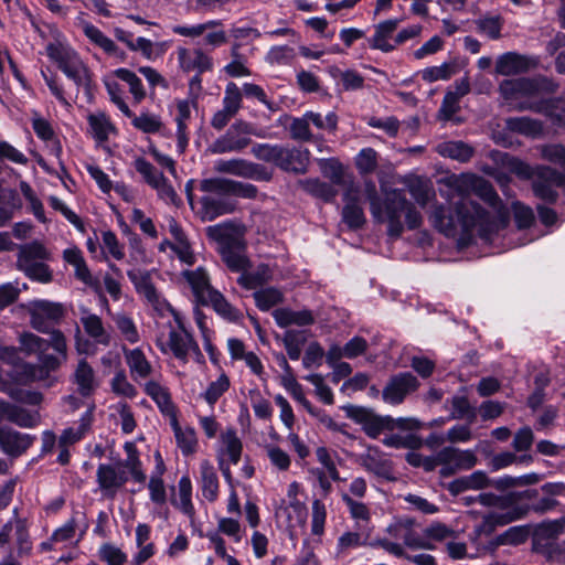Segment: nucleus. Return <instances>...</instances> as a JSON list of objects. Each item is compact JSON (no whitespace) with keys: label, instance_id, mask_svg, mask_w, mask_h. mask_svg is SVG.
I'll list each match as a JSON object with an SVG mask.
<instances>
[{"label":"nucleus","instance_id":"nucleus-1","mask_svg":"<svg viewBox=\"0 0 565 565\" xmlns=\"http://www.w3.org/2000/svg\"><path fill=\"white\" fill-rule=\"evenodd\" d=\"M299 186L311 195L324 201L332 200L343 190L345 202L342 209V220L352 230L362 227L365 216L361 202L366 199L370 202V211L379 223H387V235L397 238L404 231L416 230L423 223L422 214L405 198L404 189H391L386 181L381 182V192L384 199L377 194L376 184L372 179H300Z\"/></svg>","mask_w":565,"mask_h":565},{"label":"nucleus","instance_id":"nucleus-2","mask_svg":"<svg viewBox=\"0 0 565 565\" xmlns=\"http://www.w3.org/2000/svg\"><path fill=\"white\" fill-rule=\"evenodd\" d=\"M439 192L455 210V215H447V209L438 205L433 212L435 225L446 235H451L457 224L466 233L484 225L492 230L489 213L472 196L483 200L493 207L503 225L508 221V212L502 209L499 195L487 179H440Z\"/></svg>","mask_w":565,"mask_h":565},{"label":"nucleus","instance_id":"nucleus-3","mask_svg":"<svg viewBox=\"0 0 565 565\" xmlns=\"http://www.w3.org/2000/svg\"><path fill=\"white\" fill-rule=\"evenodd\" d=\"M207 236L217 244V250L226 266L235 273H242L237 282L245 289H255L259 279L256 275L245 273L250 267L246 256V242L244 228L239 225L226 222L209 226Z\"/></svg>","mask_w":565,"mask_h":565},{"label":"nucleus","instance_id":"nucleus-4","mask_svg":"<svg viewBox=\"0 0 565 565\" xmlns=\"http://www.w3.org/2000/svg\"><path fill=\"white\" fill-rule=\"evenodd\" d=\"M201 190L207 193L201 199V203L211 220L234 212L236 205L226 196L255 199L257 195L255 185L231 179H203Z\"/></svg>","mask_w":565,"mask_h":565},{"label":"nucleus","instance_id":"nucleus-5","mask_svg":"<svg viewBox=\"0 0 565 565\" xmlns=\"http://www.w3.org/2000/svg\"><path fill=\"white\" fill-rule=\"evenodd\" d=\"M557 500L548 499L541 489H526L513 492L512 507L507 512H495L488 520L497 525H505L511 522L525 519L531 513L543 515L557 508Z\"/></svg>","mask_w":565,"mask_h":565},{"label":"nucleus","instance_id":"nucleus-6","mask_svg":"<svg viewBox=\"0 0 565 565\" xmlns=\"http://www.w3.org/2000/svg\"><path fill=\"white\" fill-rule=\"evenodd\" d=\"M46 54L77 87L90 88L92 72L74 49L62 42H52L46 45Z\"/></svg>","mask_w":565,"mask_h":565},{"label":"nucleus","instance_id":"nucleus-7","mask_svg":"<svg viewBox=\"0 0 565 565\" xmlns=\"http://www.w3.org/2000/svg\"><path fill=\"white\" fill-rule=\"evenodd\" d=\"M553 81L546 77L504 79L499 85V93L505 103L515 107L524 102L537 100L542 95L556 90Z\"/></svg>","mask_w":565,"mask_h":565},{"label":"nucleus","instance_id":"nucleus-8","mask_svg":"<svg viewBox=\"0 0 565 565\" xmlns=\"http://www.w3.org/2000/svg\"><path fill=\"white\" fill-rule=\"evenodd\" d=\"M249 136L266 138V130L257 128L254 124L243 119L236 120L227 131L216 138L207 148L213 154H222L227 152H239L250 145Z\"/></svg>","mask_w":565,"mask_h":565},{"label":"nucleus","instance_id":"nucleus-9","mask_svg":"<svg viewBox=\"0 0 565 565\" xmlns=\"http://www.w3.org/2000/svg\"><path fill=\"white\" fill-rule=\"evenodd\" d=\"M347 417L362 426L370 438H377L384 430H394V418L377 415L373 409L348 404L342 407Z\"/></svg>","mask_w":565,"mask_h":565},{"label":"nucleus","instance_id":"nucleus-10","mask_svg":"<svg viewBox=\"0 0 565 565\" xmlns=\"http://www.w3.org/2000/svg\"><path fill=\"white\" fill-rule=\"evenodd\" d=\"M441 461L440 476L450 477L460 470H469L477 465V456L472 450H460L448 446L438 451Z\"/></svg>","mask_w":565,"mask_h":565},{"label":"nucleus","instance_id":"nucleus-11","mask_svg":"<svg viewBox=\"0 0 565 565\" xmlns=\"http://www.w3.org/2000/svg\"><path fill=\"white\" fill-rule=\"evenodd\" d=\"M177 322L179 330L171 328L167 344L158 340V347L162 353L170 351L178 360L186 362L189 352L191 350L200 352V349L192 334L184 328L182 321L177 319Z\"/></svg>","mask_w":565,"mask_h":565},{"label":"nucleus","instance_id":"nucleus-12","mask_svg":"<svg viewBox=\"0 0 565 565\" xmlns=\"http://www.w3.org/2000/svg\"><path fill=\"white\" fill-rule=\"evenodd\" d=\"M419 387V381L411 372H401L393 375L382 392L385 403L398 405L405 397Z\"/></svg>","mask_w":565,"mask_h":565},{"label":"nucleus","instance_id":"nucleus-13","mask_svg":"<svg viewBox=\"0 0 565 565\" xmlns=\"http://www.w3.org/2000/svg\"><path fill=\"white\" fill-rule=\"evenodd\" d=\"M0 358L3 362L11 365V370L7 371V375L15 383L28 384L43 379V372L38 365L20 361L17 351L12 348H4L0 353Z\"/></svg>","mask_w":565,"mask_h":565},{"label":"nucleus","instance_id":"nucleus-14","mask_svg":"<svg viewBox=\"0 0 565 565\" xmlns=\"http://www.w3.org/2000/svg\"><path fill=\"white\" fill-rule=\"evenodd\" d=\"M565 531V516L539 523L533 532L532 548L535 553L544 555L554 542Z\"/></svg>","mask_w":565,"mask_h":565},{"label":"nucleus","instance_id":"nucleus-15","mask_svg":"<svg viewBox=\"0 0 565 565\" xmlns=\"http://www.w3.org/2000/svg\"><path fill=\"white\" fill-rule=\"evenodd\" d=\"M491 158L495 168L484 171L491 177H508V174H515L516 177H532L531 167L516 157L502 151H492Z\"/></svg>","mask_w":565,"mask_h":565},{"label":"nucleus","instance_id":"nucleus-16","mask_svg":"<svg viewBox=\"0 0 565 565\" xmlns=\"http://www.w3.org/2000/svg\"><path fill=\"white\" fill-rule=\"evenodd\" d=\"M539 60L536 57L516 52H507L497 58L494 72L502 76L516 75L535 68Z\"/></svg>","mask_w":565,"mask_h":565},{"label":"nucleus","instance_id":"nucleus-17","mask_svg":"<svg viewBox=\"0 0 565 565\" xmlns=\"http://www.w3.org/2000/svg\"><path fill=\"white\" fill-rule=\"evenodd\" d=\"M310 162V151L296 147L281 146L277 166L286 173L305 174Z\"/></svg>","mask_w":565,"mask_h":565},{"label":"nucleus","instance_id":"nucleus-18","mask_svg":"<svg viewBox=\"0 0 565 565\" xmlns=\"http://www.w3.org/2000/svg\"><path fill=\"white\" fill-rule=\"evenodd\" d=\"M52 347L58 355L46 354L45 352L39 354L40 365L38 367L43 372L45 379L50 372L56 371L63 362L67 359V345L64 334L60 330L50 332Z\"/></svg>","mask_w":565,"mask_h":565},{"label":"nucleus","instance_id":"nucleus-19","mask_svg":"<svg viewBox=\"0 0 565 565\" xmlns=\"http://www.w3.org/2000/svg\"><path fill=\"white\" fill-rule=\"evenodd\" d=\"M36 439L35 436L23 434L12 428H0V449L3 454L17 458L24 454Z\"/></svg>","mask_w":565,"mask_h":565},{"label":"nucleus","instance_id":"nucleus-20","mask_svg":"<svg viewBox=\"0 0 565 565\" xmlns=\"http://www.w3.org/2000/svg\"><path fill=\"white\" fill-rule=\"evenodd\" d=\"M401 19H388L374 26V34L367 39L369 46L384 53L395 50L394 33L397 30Z\"/></svg>","mask_w":565,"mask_h":565},{"label":"nucleus","instance_id":"nucleus-21","mask_svg":"<svg viewBox=\"0 0 565 565\" xmlns=\"http://www.w3.org/2000/svg\"><path fill=\"white\" fill-rule=\"evenodd\" d=\"M96 479L100 490L115 493L127 481L128 477L119 462L115 465L100 463L96 471Z\"/></svg>","mask_w":565,"mask_h":565},{"label":"nucleus","instance_id":"nucleus-22","mask_svg":"<svg viewBox=\"0 0 565 565\" xmlns=\"http://www.w3.org/2000/svg\"><path fill=\"white\" fill-rule=\"evenodd\" d=\"M178 62L181 70L188 73L195 71L202 74L213 68L212 57L201 49H178Z\"/></svg>","mask_w":565,"mask_h":565},{"label":"nucleus","instance_id":"nucleus-23","mask_svg":"<svg viewBox=\"0 0 565 565\" xmlns=\"http://www.w3.org/2000/svg\"><path fill=\"white\" fill-rule=\"evenodd\" d=\"M544 96H540L537 100L521 103L515 108L519 111L531 110L550 117H556L558 120L562 119V115L556 111L561 110L565 117V94L558 99H547Z\"/></svg>","mask_w":565,"mask_h":565},{"label":"nucleus","instance_id":"nucleus-24","mask_svg":"<svg viewBox=\"0 0 565 565\" xmlns=\"http://www.w3.org/2000/svg\"><path fill=\"white\" fill-rule=\"evenodd\" d=\"M88 132L95 139L98 146H104L110 135H116L117 129L109 117L102 111L89 114L87 116Z\"/></svg>","mask_w":565,"mask_h":565},{"label":"nucleus","instance_id":"nucleus-25","mask_svg":"<svg viewBox=\"0 0 565 565\" xmlns=\"http://www.w3.org/2000/svg\"><path fill=\"white\" fill-rule=\"evenodd\" d=\"M89 527L87 516L83 511H74L71 519L60 529L54 531L51 541L64 542L72 539L78 532L82 539Z\"/></svg>","mask_w":565,"mask_h":565},{"label":"nucleus","instance_id":"nucleus-26","mask_svg":"<svg viewBox=\"0 0 565 565\" xmlns=\"http://www.w3.org/2000/svg\"><path fill=\"white\" fill-rule=\"evenodd\" d=\"M73 382L77 386L78 394L83 397L92 395L97 388L95 371L85 359L78 361L73 374Z\"/></svg>","mask_w":565,"mask_h":565},{"label":"nucleus","instance_id":"nucleus-27","mask_svg":"<svg viewBox=\"0 0 565 565\" xmlns=\"http://www.w3.org/2000/svg\"><path fill=\"white\" fill-rule=\"evenodd\" d=\"M0 415L4 419L24 428H32L39 423L38 414L3 401H0Z\"/></svg>","mask_w":565,"mask_h":565},{"label":"nucleus","instance_id":"nucleus-28","mask_svg":"<svg viewBox=\"0 0 565 565\" xmlns=\"http://www.w3.org/2000/svg\"><path fill=\"white\" fill-rule=\"evenodd\" d=\"M19 253L17 258V268L21 269L24 266H33L44 260L50 259V253L40 242H32L18 246Z\"/></svg>","mask_w":565,"mask_h":565},{"label":"nucleus","instance_id":"nucleus-29","mask_svg":"<svg viewBox=\"0 0 565 565\" xmlns=\"http://www.w3.org/2000/svg\"><path fill=\"white\" fill-rule=\"evenodd\" d=\"M184 278L191 285L192 291L199 302L205 303L207 297L215 290L209 280L206 271L199 267L195 270L183 271Z\"/></svg>","mask_w":565,"mask_h":565},{"label":"nucleus","instance_id":"nucleus-30","mask_svg":"<svg viewBox=\"0 0 565 565\" xmlns=\"http://www.w3.org/2000/svg\"><path fill=\"white\" fill-rule=\"evenodd\" d=\"M127 276L134 284L137 292L142 295L148 302L153 306L159 303L160 297L151 281V275L149 271L129 270Z\"/></svg>","mask_w":565,"mask_h":565},{"label":"nucleus","instance_id":"nucleus-31","mask_svg":"<svg viewBox=\"0 0 565 565\" xmlns=\"http://www.w3.org/2000/svg\"><path fill=\"white\" fill-rule=\"evenodd\" d=\"M273 317L280 328L291 324L310 326L315 322L313 315L310 310L294 311L288 308H278L273 311Z\"/></svg>","mask_w":565,"mask_h":565},{"label":"nucleus","instance_id":"nucleus-32","mask_svg":"<svg viewBox=\"0 0 565 565\" xmlns=\"http://www.w3.org/2000/svg\"><path fill=\"white\" fill-rule=\"evenodd\" d=\"M490 484L489 478L486 472L478 470L469 476L460 477L452 480L448 484V490L452 495H458L467 490H479Z\"/></svg>","mask_w":565,"mask_h":565},{"label":"nucleus","instance_id":"nucleus-33","mask_svg":"<svg viewBox=\"0 0 565 565\" xmlns=\"http://www.w3.org/2000/svg\"><path fill=\"white\" fill-rule=\"evenodd\" d=\"M505 128L531 138H537L543 134V122L526 116L507 118Z\"/></svg>","mask_w":565,"mask_h":565},{"label":"nucleus","instance_id":"nucleus-34","mask_svg":"<svg viewBox=\"0 0 565 565\" xmlns=\"http://www.w3.org/2000/svg\"><path fill=\"white\" fill-rule=\"evenodd\" d=\"M200 475L202 495L207 501L214 502L218 497V478L214 467L209 460L201 462Z\"/></svg>","mask_w":565,"mask_h":565},{"label":"nucleus","instance_id":"nucleus-35","mask_svg":"<svg viewBox=\"0 0 565 565\" xmlns=\"http://www.w3.org/2000/svg\"><path fill=\"white\" fill-rule=\"evenodd\" d=\"M83 32L92 43L100 47L108 55L116 56L121 60L124 58V52L119 50L115 42L106 36L97 26L90 23H84Z\"/></svg>","mask_w":565,"mask_h":565},{"label":"nucleus","instance_id":"nucleus-36","mask_svg":"<svg viewBox=\"0 0 565 565\" xmlns=\"http://www.w3.org/2000/svg\"><path fill=\"white\" fill-rule=\"evenodd\" d=\"M411 195L420 205L425 206L435 198V190L430 179H401Z\"/></svg>","mask_w":565,"mask_h":565},{"label":"nucleus","instance_id":"nucleus-37","mask_svg":"<svg viewBox=\"0 0 565 565\" xmlns=\"http://www.w3.org/2000/svg\"><path fill=\"white\" fill-rule=\"evenodd\" d=\"M358 462L366 471L379 477H385L390 471L387 461L381 457L380 450L376 447L369 446L367 451L359 456Z\"/></svg>","mask_w":565,"mask_h":565},{"label":"nucleus","instance_id":"nucleus-38","mask_svg":"<svg viewBox=\"0 0 565 565\" xmlns=\"http://www.w3.org/2000/svg\"><path fill=\"white\" fill-rule=\"evenodd\" d=\"M461 70L459 62L456 58L444 62L438 66L426 67L420 72L423 81L434 83L437 81H447L454 75L458 74Z\"/></svg>","mask_w":565,"mask_h":565},{"label":"nucleus","instance_id":"nucleus-39","mask_svg":"<svg viewBox=\"0 0 565 565\" xmlns=\"http://www.w3.org/2000/svg\"><path fill=\"white\" fill-rule=\"evenodd\" d=\"M145 392L152 398L162 414L173 415L174 405L167 387L156 381H149L145 384Z\"/></svg>","mask_w":565,"mask_h":565},{"label":"nucleus","instance_id":"nucleus-40","mask_svg":"<svg viewBox=\"0 0 565 565\" xmlns=\"http://www.w3.org/2000/svg\"><path fill=\"white\" fill-rule=\"evenodd\" d=\"M179 499H172V504L189 519L193 520L195 510L192 503V483L189 476H183L178 483Z\"/></svg>","mask_w":565,"mask_h":565},{"label":"nucleus","instance_id":"nucleus-41","mask_svg":"<svg viewBox=\"0 0 565 565\" xmlns=\"http://www.w3.org/2000/svg\"><path fill=\"white\" fill-rule=\"evenodd\" d=\"M258 166L243 159L218 160L215 162V171L218 173L247 177L257 172Z\"/></svg>","mask_w":565,"mask_h":565},{"label":"nucleus","instance_id":"nucleus-42","mask_svg":"<svg viewBox=\"0 0 565 565\" xmlns=\"http://www.w3.org/2000/svg\"><path fill=\"white\" fill-rule=\"evenodd\" d=\"M81 322L85 332L98 344H103L105 347L110 344V334L104 328L100 317L94 313H88L81 318Z\"/></svg>","mask_w":565,"mask_h":565},{"label":"nucleus","instance_id":"nucleus-43","mask_svg":"<svg viewBox=\"0 0 565 565\" xmlns=\"http://www.w3.org/2000/svg\"><path fill=\"white\" fill-rule=\"evenodd\" d=\"M114 76L128 85L129 93L132 95L136 104L141 103L146 98V89L136 73L128 68H117L114 71Z\"/></svg>","mask_w":565,"mask_h":565},{"label":"nucleus","instance_id":"nucleus-44","mask_svg":"<svg viewBox=\"0 0 565 565\" xmlns=\"http://www.w3.org/2000/svg\"><path fill=\"white\" fill-rule=\"evenodd\" d=\"M126 362L132 375L147 377L152 372V366L140 349L125 351Z\"/></svg>","mask_w":565,"mask_h":565},{"label":"nucleus","instance_id":"nucleus-45","mask_svg":"<svg viewBox=\"0 0 565 565\" xmlns=\"http://www.w3.org/2000/svg\"><path fill=\"white\" fill-rule=\"evenodd\" d=\"M329 73L334 79H340L344 90H359L364 86V77L356 71H342L337 66H332L330 67Z\"/></svg>","mask_w":565,"mask_h":565},{"label":"nucleus","instance_id":"nucleus-46","mask_svg":"<svg viewBox=\"0 0 565 565\" xmlns=\"http://www.w3.org/2000/svg\"><path fill=\"white\" fill-rule=\"evenodd\" d=\"M221 441L223 454L228 456L231 463L237 465L242 456L243 444L237 437L235 429H226L221 436Z\"/></svg>","mask_w":565,"mask_h":565},{"label":"nucleus","instance_id":"nucleus-47","mask_svg":"<svg viewBox=\"0 0 565 565\" xmlns=\"http://www.w3.org/2000/svg\"><path fill=\"white\" fill-rule=\"evenodd\" d=\"M437 151L444 156L459 161H467L471 158L473 150L462 141H447L438 145Z\"/></svg>","mask_w":565,"mask_h":565},{"label":"nucleus","instance_id":"nucleus-48","mask_svg":"<svg viewBox=\"0 0 565 565\" xmlns=\"http://www.w3.org/2000/svg\"><path fill=\"white\" fill-rule=\"evenodd\" d=\"M307 341L305 331L287 330L282 337V343L289 359L296 361L301 355V350Z\"/></svg>","mask_w":565,"mask_h":565},{"label":"nucleus","instance_id":"nucleus-49","mask_svg":"<svg viewBox=\"0 0 565 565\" xmlns=\"http://www.w3.org/2000/svg\"><path fill=\"white\" fill-rule=\"evenodd\" d=\"M204 305H211L220 316L230 321H235L238 318L237 310L216 289L207 297Z\"/></svg>","mask_w":565,"mask_h":565},{"label":"nucleus","instance_id":"nucleus-50","mask_svg":"<svg viewBox=\"0 0 565 565\" xmlns=\"http://www.w3.org/2000/svg\"><path fill=\"white\" fill-rule=\"evenodd\" d=\"M147 183L158 192L161 200L179 206L182 203L174 186L168 179H146Z\"/></svg>","mask_w":565,"mask_h":565},{"label":"nucleus","instance_id":"nucleus-51","mask_svg":"<svg viewBox=\"0 0 565 565\" xmlns=\"http://www.w3.org/2000/svg\"><path fill=\"white\" fill-rule=\"evenodd\" d=\"M92 422V414L87 412L81 419L78 428H66L58 438V446H70L83 438Z\"/></svg>","mask_w":565,"mask_h":565},{"label":"nucleus","instance_id":"nucleus-52","mask_svg":"<svg viewBox=\"0 0 565 565\" xmlns=\"http://www.w3.org/2000/svg\"><path fill=\"white\" fill-rule=\"evenodd\" d=\"M125 448L128 452V457L125 461H119V466L129 469L131 477L136 482L145 483L147 477L142 471L141 461L138 458L136 447L132 444H126Z\"/></svg>","mask_w":565,"mask_h":565},{"label":"nucleus","instance_id":"nucleus-53","mask_svg":"<svg viewBox=\"0 0 565 565\" xmlns=\"http://www.w3.org/2000/svg\"><path fill=\"white\" fill-rule=\"evenodd\" d=\"M530 530L525 525L511 526L497 536L498 545H520L526 542Z\"/></svg>","mask_w":565,"mask_h":565},{"label":"nucleus","instance_id":"nucleus-54","mask_svg":"<svg viewBox=\"0 0 565 565\" xmlns=\"http://www.w3.org/2000/svg\"><path fill=\"white\" fill-rule=\"evenodd\" d=\"M50 343L51 339L46 340L31 332H24L20 335L21 349L26 354L36 353L39 355L40 353L46 352L50 348Z\"/></svg>","mask_w":565,"mask_h":565},{"label":"nucleus","instance_id":"nucleus-55","mask_svg":"<svg viewBox=\"0 0 565 565\" xmlns=\"http://www.w3.org/2000/svg\"><path fill=\"white\" fill-rule=\"evenodd\" d=\"M256 306L262 311H267L274 306L282 302V294L273 287L260 289L253 294Z\"/></svg>","mask_w":565,"mask_h":565},{"label":"nucleus","instance_id":"nucleus-56","mask_svg":"<svg viewBox=\"0 0 565 565\" xmlns=\"http://www.w3.org/2000/svg\"><path fill=\"white\" fill-rule=\"evenodd\" d=\"M533 192L534 194L547 202V203H554L557 200V181L555 179H536L533 182Z\"/></svg>","mask_w":565,"mask_h":565},{"label":"nucleus","instance_id":"nucleus-57","mask_svg":"<svg viewBox=\"0 0 565 565\" xmlns=\"http://www.w3.org/2000/svg\"><path fill=\"white\" fill-rule=\"evenodd\" d=\"M280 149L281 145L255 143L250 152L256 159L277 166Z\"/></svg>","mask_w":565,"mask_h":565},{"label":"nucleus","instance_id":"nucleus-58","mask_svg":"<svg viewBox=\"0 0 565 565\" xmlns=\"http://www.w3.org/2000/svg\"><path fill=\"white\" fill-rule=\"evenodd\" d=\"M543 160L561 166L565 169V146L561 143H548L537 146Z\"/></svg>","mask_w":565,"mask_h":565},{"label":"nucleus","instance_id":"nucleus-59","mask_svg":"<svg viewBox=\"0 0 565 565\" xmlns=\"http://www.w3.org/2000/svg\"><path fill=\"white\" fill-rule=\"evenodd\" d=\"M241 106L242 92L235 83L230 82L225 87L222 108L235 116L239 111Z\"/></svg>","mask_w":565,"mask_h":565},{"label":"nucleus","instance_id":"nucleus-60","mask_svg":"<svg viewBox=\"0 0 565 565\" xmlns=\"http://www.w3.org/2000/svg\"><path fill=\"white\" fill-rule=\"evenodd\" d=\"M451 418H467L470 423H472L476 419V408L470 405L466 396H454L451 399Z\"/></svg>","mask_w":565,"mask_h":565},{"label":"nucleus","instance_id":"nucleus-61","mask_svg":"<svg viewBox=\"0 0 565 565\" xmlns=\"http://www.w3.org/2000/svg\"><path fill=\"white\" fill-rule=\"evenodd\" d=\"M355 164L360 173H373L377 167V152L373 148H363L355 157Z\"/></svg>","mask_w":565,"mask_h":565},{"label":"nucleus","instance_id":"nucleus-62","mask_svg":"<svg viewBox=\"0 0 565 565\" xmlns=\"http://www.w3.org/2000/svg\"><path fill=\"white\" fill-rule=\"evenodd\" d=\"M131 118L134 127L146 134L158 132L162 127L160 117L153 114L142 113Z\"/></svg>","mask_w":565,"mask_h":565},{"label":"nucleus","instance_id":"nucleus-63","mask_svg":"<svg viewBox=\"0 0 565 565\" xmlns=\"http://www.w3.org/2000/svg\"><path fill=\"white\" fill-rule=\"evenodd\" d=\"M289 131L290 137L297 141L308 142L313 139V135L310 131V122L306 114H303L302 117L292 119Z\"/></svg>","mask_w":565,"mask_h":565},{"label":"nucleus","instance_id":"nucleus-64","mask_svg":"<svg viewBox=\"0 0 565 565\" xmlns=\"http://www.w3.org/2000/svg\"><path fill=\"white\" fill-rule=\"evenodd\" d=\"M99 557L108 565H125L127 561L126 554L113 544H103L99 548Z\"/></svg>","mask_w":565,"mask_h":565}]
</instances>
